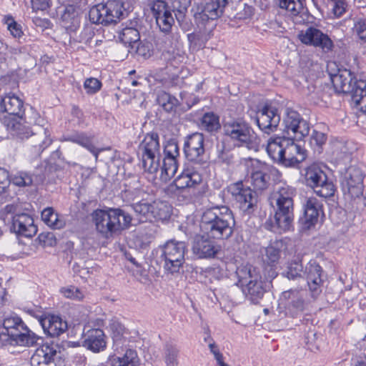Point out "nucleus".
I'll return each mask as SVG.
<instances>
[{
  "label": "nucleus",
  "mask_w": 366,
  "mask_h": 366,
  "mask_svg": "<svg viewBox=\"0 0 366 366\" xmlns=\"http://www.w3.org/2000/svg\"><path fill=\"white\" fill-rule=\"evenodd\" d=\"M9 342H11V336L9 332H0V347L6 345Z\"/></svg>",
  "instance_id": "64"
},
{
  "label": "nucleus",
  "mask_w": 366,
  "mask_h": 366,
  "mask_svg": "<svg viewBox=\"0 0 366 366\" xmlns=\"http://www.w3.org/2000/svg\"><path fill=\"white\" fill-rule=\"evenodd\" d=\"M152 11L161 31L168 32L171 29L174 19L167 9L166 2L161 0L154 2Z\"/></svg>",
  "instance_id": "24"
},
{
  "label": "nucleus",
  "mask_w": 366,
  "mask_h": 366,
  "mask_svg": "<svg viewBox=\"0 0 366 366\" xmlns=\"http://www.w3.org/2000/svg\"><path fill=\"white\" fill-rule=\"evenodd\" d=\"M202 127L208 132L217 131L219 127V117L213 113H206L202 119Z\"/></svg>",
  "instance_id": "49"
},
{
  "label": "nucleus",
  "mask_w": 366,
  "mask_h": 366,
  "mask_svg": "<svg viewBox=\"0 0 366 366\" xmlns=\"http://www.w3.org/2000/svg\"><path fill=\"white\" fill-rule=\"evenodd\" d=\"M0 111L7 113L8 116H5L3 122L6 118L20 117L24 115V104L22 100L17 96L9 94L3 97L0 102Z\"/></svg>",
  "instance_id": "28"
},
{
  "label": "nucleus",
  "mask_w": 366,
  "mask_h": 366,
  "mask_svg": "<svg viewBox=\"0 0 366 366\" xmlns=\"http://www.w3.org/2000/svg\"><path fill=\"white\" fill-rule=\"evenodd\" d=\"M56 350L54 346L46 343L36 349L30 359L31 366H56L54 357Z\"/></svg>",
  "instance_id": "26"
},
{
  "label": "nucleus",
  "mask_w": 366,
  "mask_h": 366,
  "mask_svg": "<svg viewBox=\"0 0 366 366\" xmlns=\"http://www.w3.org/2000/svg\"><path fill=\"white\" fill-rule=\"evenodd\" d=\"M186 252L187 244L184 242L168 240L161 247L160 257L164 261V269L171 274L178 272L184 263Z\"/></svg>",
  "instance_id": "11"
},
{
  "label": "nucleus",
  "mask_w": 366,
  "mask_h": 366,
  "mask_svg": "<svg viewBox=\"0 0 366 366\" xmlns=\"http://www.w3.org/2000/svg\"><path fill=\"white\" fill-rule=\"evenodd\" d=\"M109 330L114 344H120L124 339V335L127 332L124 326L117 320H111Z\"/></svg>",
  "instance_id": "46"
},
{
  "label": "nucleus",
  "mask_w": 366,
  "mask_h": 366,
  "mask_svg": "<svg viewBox=\"0 0 366 366\" xmlns=\"http://www.w3.org/2000/svg\"><path fill=\"white\" fill-rule=\"evenodd\" d=\"M204 139L201 133H193L187 137L184 142V151L189 162L202 164L205 162Z\"/></svg>",
  "instance_id": "20"
},
{
  "label": "nucleus",
  "mask_w": 366,
  "mask_h": 366,
  "mask_svg": "<svg viewBox=\"0 0 366 366\" xmlns=\"http://www.w3.org/2000/svg\"><path fill=\"white\" fill-rule=\"evenodd\" d=\"M41 325L46 333L51 337H58L67 329V323L60 317L52 315L41 320Z\"/></svg>",
  "instance_id": "32"
},
{
  "label": "nucleus",
  "mask_w": 366,
  "mask_h": 366,
  "mask_svg": "<svg viewBox=\"0 0 366 366\" xmlns=\"http://www.w3.org/2000/svg\"><path fill=\"white\" fill-rule=\"evenodd\" d=\"M236 274L247 298L254 304L258 303L265 292L259 271L247 264L239 267Z\"/></svg>",
  "instance_id": "8"
},
{
  "label": "nucleus",
  "mask_w": 366,
  "mask_h": 366,
  "mask_svg": "<svg viewBox=\"0 0 366 366\" xmlns=\"http://www.w3.org/2000/svg\"><path fill=\"white\" fill-rule=\"evenodd\" d=\"M327 142V136L325 133L313 130L310 139V144L315 152L320 153L322 150V146Z\"/></svg>",
  "instance_id": "50"
},
{
  "label": "nucleus",
  "mask_w": 366,
  "mask_h": 366,
  "mask_svg": "<svg viewBox=\"0 0 366 366\" xmlns=\"http://www.w3.org/2000/svg\"><path fill=\"white\" fill-rule=\"evenodd\" d=\"M153 45L149 41H141L138 43L136 49V53L138 56L147 59L153 55Z\"/></svg>",
  "instance_id": "55"
},
{
  "label": "nucleus",
  "mask_w": 366,
  "mask_h": 366,
  "mask_svg": "<svg viewBox=\"0 0 366 366\" xmlns=\"http://www.w3.org/2000/svg\"><path fill=\"white\" fill-rule=\"evenodd\" d=\"M354 34L363 44H366V19H357L352 28Z\"/></svg>",
  "instance_id": "54"
},
{
  "label": "nucleus",
  "mask_w": 366,
  "mask_h": 366,
  "mask_svg": "<svg viewBox=\"0 0 366 366\" xmlns=\"http://www.w3.org/2000/svg\"><path fill=\"white\" fill-rule=\"evenodd\" d=\"M11 230L18 235L30 238L36 234L37 227L30 215L21 213L12 217Z\"/></svg>",
  "instance_id": "23"
},
{
  "label": "nucleus",
  "mask_w": 366,
  "mask_h": 366,
  "mask_svg": "<svg viewBox=\"0 0 366 366\" xmlns=\"http://www.w3.org/2000/svg\"><path fill=\"white\" fill-rule=\"evenodd\" d=\"M164 154L159 178L162 182H167L174 176L178 169L177 159L179 157V150L175 139H172L167 142L164 147Z\"/></svg>",
  "instance_id": "16"
},
{
  "label": "nucleus",
  "mask_w": 366,
  "mask_h": 366,
  "mask_svg": "<svg viewBox=\"0 0 366 366\" xmlns=\"http://www.w3.org/2000/svg\"><path fill=\"white\" fill-rule=\"evenodd\" d=\"M206 234H196L192 241V250L200 259L212 258L220 251V246Z\"/></svg>",
  "instance_id": "21"
},
{
  "label": "nucleus",
  "mask_w": 366,
  "mask_h": 366,
  "mask_svg": "<svg viewBox=\"0 0 366 366\" xmlns=\"http://www.w3.org/2000/svg\"><path fill=\"white\" fill-rule=\"evenodd\" d=\"M170 2L176 19L180 24L185 19L192 0H170Z\"/></svg>",
  "instance_id": "43"
},
{
  "label": "nucleus",
  "mask_w": 366,
  "mask_h": 366,
  "mask_svg": "<svg viewBox=\"0 0 366 366\" xmlns=\"http://www.w3.org/2000/svg\"><path fill=\"white\" fill-rule=\"evenodd\" d=\"M145 193L139 189L126 190L123 194L124 197L132 203L137 202L143 199Z\"/></svg>",
  "instance_id": "59"
},
{
  "label": "nucleus",
  "mask_w": 366,
  "mask_h": 366,
  "mask_svg": "<svg viewBox=\"0 0 366 366\" xmlns=\"http://www.w3.org/2000/svg\"><path fill=\"white\" fill-rule=\"evenodd\" d=\"M79 9L74 5L66 6L61 16L62 26L69 31H74L80 25Z\"/></svg>",
  "instance_id": "34"
},
{
  "label": "nucleus",
  "mask_w": 366,
  "mask_h": 366,
  "mask_svg": "<svg viewBox=\"0 0 366 366\" xmlns=\"http://www.w3.org/2000/svg\"><path fill=\"white\" fill-rule=\"evenodd\" d=\"M228 191L242 212L247 214L253 212L257 199L255 192L249 186L244 185L242 181H238L231 184Z\"/></svg>",
  "instance_id": "13"
},
{
  "label": "nucleus",
  "mask_w": 366,
  "mask_h": 366,
  "mask_svg": "<svg viewBox=\"0 0 366 366\" xmlns=\"http://www.w3.org/2000/svg\"><path fill=\"white\" fill-rule=\"evenodd\" d=\"M3 21L7 26L8 30L14 38H20L22 36L24 33L21 26L11 16H5Z\"/></svg>",
  "instance_id": "52"
},
{
  "label": "nucleus",
  "mask_w": 366,
  "mask_h": 366,
  "mask_svg": "<svg viewBox=\"0 0 366 366\" xmlns=\"http://www.w3.org/2000/svg\"><path fill=\"white\" fill-rule=\"evenodd\" d=\"M223 131L234 146L258 149L260 139L246 122L241 119L228 120L223 124Z\"/></svg>",
  "instance_id": "5"
},
{
  "label": "nucleus",
  "mask_w": 366,
  "mask_h": 366,
  "mask_svg": "<svg viewBox=\"0 0 366 366\" xmlns=\"http://www.w3.org/2000/svg\"><path fill=\"white\" fill-rule=\"evenodd\" d=\"M50 132L47 129H41L38 133H33L29 137L31 157H38L49 147L51 143Z\"/></svg>",
  "instance_id": "29"
},
{
  "label": "nucleus",
  "mask_w": 366,
  "mask_h": 366,
  "mask_svg": "<svg viewBox=\"0 0 366 366\" xmlns=\"http://www.w3.org/2000/svg\"><path fill=\"white\" fill-rule=\"evenodd\" d=\"M350 96L354 107L366 113V81H360L357 85V90L353 92Z\"/></svg>",
  "instance_id": "41"
},
{
  "label": "nucleus",
  "mask_w": 366,
  "mask_h": 366,
  "mask_svg": "<svg viewBox=\"0 0 366 366\" xmlns=\"http://www.w3.org/2000/svg\"><path fill=\"white\" fill-rule=\"evenodd\" d=\"M282 297L285 299L291 300L289 310H291L292 315L304 310L305 301L300 291L296 290L285 291L282 293Z\"/></svg>",
  "instance_id": "37"
},
{
  "label": "nucleus",
  "mask_w": 366,
  "mask_h": 366,
  "mask_svg": "<svg viewBox=\"0 0 366 366\" xmlns=\"http://www.w3.org/2000/svg\"><path fill=\"white\" fill-rule=\"evenodd\" d=\"M283 125L284 132L296 140H302L310 132L309 123L297 112L290 108L285 110Z\"/></svg>",
  "instance_id": "14"
},
{
  "label": "nucleus",
  "mask_w": 366,
  "mask_h": 366,
  "mask_svg": "<svg viewBox=\"0 0 366 366\" xmlns=\"http://www.w3.org/2000/svg\"><path fill=\"white\" fill-rule=\"evenodd\" d=\"M24 325H25V323L16 314L8 315L3 321L4 329L6 332H9L10 336L14 335Z\"/></svg>",
  "instance_id": "44"
},
{
  "label": "nucleus",
  "mask_w": 366,
  "mask_h": 366,
  "mask_svg": "<svg viewBox=\"0 0 366 366\" xmlns=\"http://www.w3.org/2000/svg\"><path fill=\"white\" fill-rule=\"evenodd\" d=\"M41 219L49 227L53 229H60L64 223L59 219L58 214L54 212L52 207L45 208L41 212Z\"/></svg>",
  "instance_id": "45"
},
{
  "label": "nucleus",
  "mask_w": 366,
  "mask_h": 366,
  "mask_svg": "<svg viewBox=\"0 0 366 366\" xmlns=\"http://www.w3.org/2000/svg\"><path fill=\"white\" fill-rule=\"evenodd\" d=\"M332 12L336 17H340L346 11L347 4L345 0H333Z\"/></svg>",
  "instance_id": "60"
},
{
  "label": "nucleus",
  "mask_w": 366,
  "mask_h": 366,
  "mask_svg": "<svg viewBox=\"0 0 366 366\" xmlns=\"http://www.w3.org/2000/svg\"><path fill=\"white\" fill-rule=\"evenodd\" d=\"M297 36L303 44L319 48L325 53L332 51L334 48L333 41L330 36L314 26L302 30Z\"/></svg>",
  "instance_id": "17"
},
{
  "label": "nucleus",
  "mask_w": 366,
  "mask_h": 366,
  "mask_svg": "<svg viewBox=\"0 0 366 366\" xmlns=\"http://www.w3.org/2000/svg\"><path fill=\"white\" fill-rule=\"evenodd\" d=\"M295 189L287 186H280L274 192L270 198V205L274 208V223L279 232H286L292 227L294 218L293 197Z\"/></svg>",
  "instance_id": "3"
},
{
  "label": "nucleus",
  "mask_w": 366,
  "mask_h": 366,
  "mask_svg": "<svg viewBox=\"0 0 366 366\" xmlns=\"http://www.w3.org/2000/svg\"><path fill=\"white\" fill-rule=\"evenodd\" d=\"M305 0H278L279 6L282 9H285L295 15L298 11L302 7Z\"/></svg>",
  "instance_id": "53"
},
{
  "label": "nucleus",
  "mask_w": 366,
  "mask_h": 366,
  "mask_svg": "<svg viewBox=\"0 0 366 366\" xmlns=\"http://www.w3.org/2000/svg\"><path fill=\"white\" fill-rule=\"evenodd\" d=\"M64 141L71 142L79 144L80 146L88 149L97 160L100 149H97L92 143V138L84 132H76L67 135L64 138Z\"/></svg>",
  "instance_id": "36"
},
{
  "label": "nucleus",
  "mask_w": 366,
  "mask_h": 366,
  "mask_svg": "<svg viewBox=\"0 0 366 366\" xmlns=\"http://www.w3.org/2000/svg\"><path fill=\"white\" fill-rule=\"evenodd\" d=\"M8 184V174L6 172H2L0 174V194L5 192Z\"/></svg>",
  "instance_id": "63"
},
{
  "label": "nucleus",
  "mask_w": 366,
  "mask_h": 366,
  "mask_svg": "<svg viewBox=\"0 0 366 366\" xmlns=\"http://www.w3.org/2000/svg\"><path fill=\"white\" fill-rule=\"evenodd\" d=\"M228 0H208L203 4L194 5L192 9V12L194 21L199 29L205 28L204 33L197 34V39L202 43H205L210 38L212 26L208 29L206 28V24L219 17L223 9L227 4Z\"/></svg>",
  "instance_id": "7"
},
{
  "label": "nucleus",
  "mask_w": 366,
  "mask_h": 366,
  "mask_svg": "<svg viewBox=\"0 0 366 366\" xmlns=\"http://www.w3.org/2000/svg\"><path fill=\"white\" fill-rule=\"evenodd\" d=\"M158 102L167 112L172 111L177 105L178 100L167 92H162L158 96Z\"/></svg>",
  "instance_id": "51"
},
{
  "label": "nucleus",
  "mask_w": 366,
  "mask_h": 366,
  "mask_svg": "<svg viewBox=\"0 0 366 366\" xmlns=\"http://www.w3.org/2000/svg\"><path fill=\"white\" fill-rule=\"evenodd\" d=\"M92 222L97 232L110 238L127 228L132 217L121 209H96L92 213Z\"/></svg>",
  "instance_id": "4"
},
{
  "label": "nucleus",
  "mask_w": 366,
  "mask_h": 366,
  "mask_svg": "<svg viewBox=\"0 0 366 366\" xmlns=\"http://www.w3.org/2000/svg\"><path fill=\"white\" fill-rule=\"evenodd\" d=\"M199 227L200 228L199 224L198 225L193 222L192 221L187 222L186 226L182 225L180 227L181 229L184 228V231L185 234L189 237H192L193 235L194 237L196 234H198L197 232L198 231Z\"/></svg>",
  "instance_id": "61"
},
{
  "label": "nucleus",
  "mask_w": 366,
  "mask_h": 366,
  "mask_svg": "<svg viewBox=\"0 0 366 366\" xmlns=\"http://www.w3.org/2000/svg\"><path fill=\"white\" fill-rule=\"evenodd\" d=\"M14 184L19 187L29 186L32 184L33 179L30 174L26 172H19L11 178Z\"/></svg>",
  "instance_id": "57"
},
{
  "label": "nucleus",
  "mask_w": 366,
  "mask_h": 366,
  "mask_svg": "<svg viewBox=\"0 0 366 366\" xmlns=\"http://www.w3.org/2000/svg\"><path fill=\"white\" fill-rule=\"evenodd\" d=\"M39 339V337L25 325L11 336V343L21 347H32Z\"/></svg>",
  "instance_id": "33"
},
{
  "label": "nucleus",
  "mask_w": 366,
  "mask_h": 366,
  "mask_svg": "<svg viewBox=\"0 0 366 366\" xmlns=\"http://www.w3.org/2000/svg\"><path fill=\"white\" fill-rule=\"evenodd\" d=\"M280 121V115L274 107H264L257 113V122L259 128L266 134L273 132Z\"/></svg>",
  "instance_id": "22"
},
{
  "label": "nucleus",
  "mask_w": 366,
  "mask_h": 366,
  "mask_svg": "<svg viewBox=\"0 0 366 366\" xmlns=\"http://www.w3.org/2000/svg\"><path fill=\"white\" fill-rule=\"evenodd\" d=\"M59 292L64 297L74 301H81L85 297V292L74 285L62 287Z\"/></svg>",
  "instance_id": "47"
},
{
  "label": "nucleus",
  "mask_w": 366,
  "mask_h": 366,
  "mask_svg": "<svg viewBox=\"0 0 366 366\" xmlns=\"http://www.w3.org/2000/svg\"><path fill=\"white\" fill-rule=\"evenodd\" d=\"M363 174L360 168L350 167L345 172L342 181L344 192L352 198L360 197L363 193Z\"/></svg>",
  "instance_id": "19"
},
{
  "label": "nucleus",
  "mask_w": 366,
  "mask_h": 366,
  "mask_svg": "<svg viewBox=\"0 0 366 366\" xmlns=\"http://www.w3.org/2000/svg\"><path fill=\"white\" fill-rule=\"evenodd\" d=\"M264 260L267 261L268 264L275 263L280 257V250L274 244L269 245L264 249Z\"/></svg>",
  "instance_id": "56"
},
{
  "label": "nucleus",
  "mask_w": 366,
  "mask_h": 366,
  "mask_svg": "<svg viewBox=\"0 0 366 366\" xmlns=\"http://www.w3.org/2000/svg\"><path fill=\"white\" fill-rule=\"evenodd\" d=\"M136 216L140 222H150L152 216V202L150 203L143 199L137 202L132 203Z\"/></svg>",
  "instance_id": "39"
},
{
  "label": "nucleus",
  "mask_w": 366,
  "mask_h": 366,
  "mask_svg": "<svg viewBox=\"0 0 366 366\" xmlns=\"http://www.w3.org/2000/svg\"><path fill=\"white\" fill-rule=\"evenodd\" d=\"M201 174L192 167H187L175 179L174 184L178 189L194 187L202 182Z\"/></svg>",
  "instance_id": "31"
},
{
  "label": "nucleus",
  "mask_w": 366,
  "mask_h": 366,
  "mask_svg": "<svg viewBox=\"0 0 366 366\" xmlns=\"http://www.w3.org/2000/svg\"><path fill=\"white\" fill-rule=\"evenodd\" d=\"M266 150L274 162L285 167L296 166L306 158V150L290 137H271Z\"/></svg>",
  "instance_id": "2"
},
{
  "label": "nucleus",
  "mask_w": 366,
  "mask_h": 366,
  "mask_svg": "<svg viewBox=\"0 0 366 366\" xmlns=\"http://www.w3.org/2000/svg\"><path fill=\"white\" fill-rule=\"evenodd\" d=\"M125 13L122 0H108L93 6L89 12V17L94 24L107 25L117 22Z\"/></svg>",
  "instance_id": "10"
},
{
  "label": "nucleus",
  "mask_w": 366,
  "mask_h": 366,
  "mask_svg": "<svg viewBox=\"0 0 366 366\" xmlns=\"http://www.w3.org/2000/svg\"><path fill=\"white\" fill-rule=\"evenodd\" d=\"M305 224L310 229L317 223L319 217L322 214V204L315 197H307L303 203Z\"/></svg>",
  "instance_id": "25"
},
{
  "label": "nucleus",
  "mask_w": 366,
  "mask_h": 366,
  "mask_svg": "<svg viewBox=\"0 0 366 366\" xmlns=\"http://www.w3.org/2000/svg\"><path fill=\"white\" fill-rule=\"evenodd\" d=\"M3 123L12 136L21 140L29 139L33 132L23 116L6 118Z\"/></svg>",
  "instance_id": "30"
},
{
  "label": "nucleus",
  "mask_w": 366,
  "mask_h": 366,
  "mask_svg": "<svg viewBox=\"0 0 366 366\" xmlns=\"http://www.w3.org/2000/svg\"><path fill=\"white\" fill-rule=\"evenodd\" d=\"M235 221L227 207H214L204 211L199 227L203 233L214 239H227L234 232Z\"/></svg>",
  "instance_id": "1"
},
{
  "label": "nucleus",
  "mask_w": 366,
  "mask_h": 366,
  "mask_svg": "<svg viewBox=\"0 0 366 366\" xmlns=\"http://www.w3.org/2000/svg\"><path fill=\"white\" fill-rule=\"evenodd\" d=\"M83 346L94 352L104 350L107 347L106 337L101 329H89L84 332Z\"/></svg>",
  "instance_id": "27"
},
{
  "label": "nucleus",
  "mask_w": 366,
  "mask_h": 366,
  "mask_svg": "<svg viewBox=\"0 0 366 366\" xmlns=\"http://www.w3.org/2000/svg\"><path fill=\"white\" fill-rule=\"evenodd\" d=\"M179 352L180 350L177 345L166 343L163 349V358L166 366H179Z\"/></svg>",
  "instance_id": "42"
},
{
  "label": "nucleus",
  "mask_w": 366,
  "mask_h": 366,
  "mask_svg": "<svg viewBox=\"0 0 366 366\" xmlns=\"http://www.w3.org/2000/svg\"><path fill=\"white\" fill-rule=\"evenodd\" d=\"M152 216L150 222L165 221L171 215V206L165 202L155 201L152 202Z\"/></svg>",
  "instance_id": "40"
},
{
  "label": "nucleus",
  "mask_w": 366,
  "mask_h": 366,
  "mask_svg": "<svg viewBox=\"0 0 366 366\" xmlns=\"http://www.w3.org/2000/svg\"><path fill=\"white\" fill-rule=\"evenodd\" d=\"M330 76L337 92L350 95L357 90L358 83L365 81L358 73L345 68L338 69L336 73L330 72Z\"/></svg>",
  "instance_id": "15"
},
{
  "label": "nucleus",
  "mask_w": 366,
  "mask_h": 366,
  "mask_svg": "<svg viewBox=\"0 0 366 366\" xmlns=\"http://www.w3.org/2000/svg\"><path fill=\"white\" fill-rule=\"evenodd\" d=\"M110 366H138L139 358L137 352L128 350L122 357H112L109 360Z\"/></svg>",
  "instance_id": "38"
},
{
  "label": "nucleus",
  "mask_w": 366,
  "mask_h": 366,
  "mask_svg": "<svg viewBox=\"0 0 366 366\" xmlns=\"http://www.w3.org/2000/svg\"><path fill=\"white\" fill-rule=\"evenodd\" d=\"M156 46L159 51L168 53L178 50L181 46V38L179 33L163 34L156 40Z\"/></svg>",
  "instance_id": "35"
},
{
  "label": "nucleus",
  "mask_w": 366,
  "mask_h": 366,
  "mask_svg": "<svg viewBox=\"0 0 366 366\" xmlns=\"http://www.w3.org/2000/svg\"><path fill=\"white\" fill-rule=\"evenodd\" d=\"M33 10L44 11L50 6V0H31Z\"/></svg>",
  "instance_id": "62"
},
{
  "label": "nucleus",
  "mask_w": 366,
  "mask_h": 366,
  "mask_svg": "<svg viewBox=\"0 0 366 366\" xmlns=\"http://www.w3.org/2000/svg\"><path fill=\"white\" fill-rule=\"evenodd\" d=\"M247 170V181L254 190L263 191L269 185L270 177L265 164L257 159H249L245 162Z\"/></svg>",
  "instance_id": "18"
},
{
  "label": "nucleus",
  "mask_w": 366,
  "mask_h": 366,
  "mask_svg": "<svg viewBox=\"0 0 366 366\" xmlns=\"http://www.w3.org/2000/svg\"><path fill=\"white\" fill-rule=\"evenodd\" d=\"M102 83L96 78H88L84 83V87L87 94H93L100 90Z\"/></svg>",
  "instance_id": "58"
},
{
  "label": "nucleus",
  "mask_w": 366,
  "mask_h": 366,
  "mask_svg": "<svg viewBox=\"0 0 366 366\" xmlns=\"http://www.w3.org/2000/svg\"><path fill=\"white\" fill-rule=\"evenodd\" d=\"M119 38L123 44L131 45L137 43L139 41L140 36L137 29L127 26L120 31Z\"/></svg>",
  "instance_id": "48"
},
{
  "label": "nucleus",
  "mask_w": 366,
  "mask_h": 366,
  "mask_svg": "<svg viewBox=\"0 0 366 366\" xmlns=\"http://www.w3.org/2000/svg\"><path fill=\"white\" fill-rule=\"evenodd\" d=\"M322 268L315 261H310L303 271V267L300 261L295 260L287 267V277L294 280L306 274L307 285L313 297H317L322 292V280L321 278Z\"/></svg>",
  "instance_id": "9"
},
{
  "label": "nucleus",
  "mask_w": 366,
  "mask_h": 366,
  "mask_svg": "<svg viewBox=\"0 0 366 366\" xmlns=\"http://www.w3.org/2000/svg\"><path fill=\"white\" fill-rule=\"evenodd\" d=\"M305 182L320 197L328 198L334 195L335 187L328 181L326 174L317 165L308 167L305 172Z\"/></svg>",
  "instance_id": "12"
},
{
  "label": "nucleus",
  "mask_w": 366,
  "mask_h": 366,
  "mask_svg": "<svg viewBox=\"0 0 366 366\" xmlns=\"http://www.w3.org/2000/svg\"><path fill=\"white\" fill-rule=\"evenodd\" d=\"M138 155L144 172L150 175L148 178L155 179L160 166V144L157 134H147L144 137L139 145Z\"/></svg>",
  "instance_id": "6"
}]
</instances>
